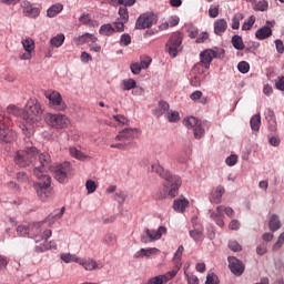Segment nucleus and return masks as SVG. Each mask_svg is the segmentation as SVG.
Wrapping results in <instances>:
<instances>
[{
	"mask_svg": "<svg viewBox=\"0 0 284 284\" xmlns=\"http://www.w3.org/2000/svg\"><path fill=\"white\" fill-rule=\"evenodd\" d=\"M237 70L241 72V74H247V72H250V63L245 61L239 62Z\"/></svg>",
	"mask_w": 284,
	"mask_h": 284,
	"instance_id": "nucleus-48",
	"label": "nucleus"
},
{
	"mask_svg": "<svg viewBox=\"0 0 284 284\" xmlns=\"http://www.w3.org/2000/svg\"><path fill=\"white\" fill-rule=\"evenodd\" d=\"M272 37V28L264 26L256 30L255 39L258 41H265V39H270Z\"/></svg>",
	"mask_w": 284,
	"mask_h": 284,
	"instance_id": "nucleus-19",
	"label": "nucleus"
},
{
	"mask_svg": "<svg viewBox=\"0 0 284 284\" xmlns=\"http://www.w3.org/2000/svg\"><path fill=\"white\" fill-rule=\"evenodd\" d=\"M64 41H65V36L63 33H60L51 38L50 43L51 45H53V48H61Z\"/></svg>",
	"mask_w": 284,
	"mask_h": 284,
	"instance_id": "nucleus-32",
	"label": "nucleus"
},
{
	"mask_svg": "<svg viewBox=\"0 0 284 284\" xmlns=\"http://www.w3.org/2000/svg\"><path fill=\"white\" fill-rule=\"evenodd\" d=\"M225 30H227V21H225V19H220L214 22V32L217 37H221Z\"/></svg>",
	"mask_w": 284,
	"mask_h": 284,
	"instance_id": "nucleus-23",
	"label": "nucleus"
},
{
	"mask_svg": "<svg viewBox=\"0 0 284 284\" xmlns=\"http://www.w3.org/2000/svg\"><path fill=\"white\" fill-rule=\"evenodd\" d=\"M205 64H203L202 62H197L196 64L193 65L192 68V72L195 75H201V74H205Z\"/></svg>",
	"mask_w": 284,
	"mask_h": 284,
	"instance_id": "nucleus-43",
	"label": "nucleus"
},
{
	"mask_svg": "<svg viewBox=\"0 0 284 284\" xmlns=\"http://www.w3.org/2000/svg\"><path fill=\"white\" fill-rule=\"evenodd\" d=\"M191 239L195 241V243H200V241H203V229H195L189 232Z\"/></svg>",
	"mask_w": 284,
	"mask_h": 284,
	"instance_id": "nucleus-35",
	"label": "nucleus"
},
{
	"mask_svg": "<svg viewBox=\"0 0 284 284\" xmlns=\"http://www.w3.org/2000/svg\"><path fill=\"white\" fill-rule=\"evenodd\" d=\"M69 152H70L71 156H73V159H78V161H83L85 159V154H83V152H81L80 150H78L74 146H71L69 149Z\"/></svg>",
	"mask_w": 284,
	"mask_h": 284,
	"instance_id": "nucleus-42",
	"label": "nucleus"
},
{
	"mask_svg": "<svg viewBox=\"0 0 284 284\" xmlns=\"http://www.w3.org/2000/svg\"><path fill=\"white\" fill-rule=\"evenodd\" d=\"M205 284H219V276H216L214 273H210L206 276Z\"/></svg>",
	"mask_w": 284,
	"mask_h": 284,
	"instance_id": "nucleus-58",
	"label": "nucleus"
},
{
	"mask_svg": "<svg viewBox=\"0 0 284 284\" xmlns=\"http://www.w3.org/2000/svg\"><path fill=\"white\" fill-rule=\"evenodd\" d=\"M164 283L165 282H164L162 275H158L155 277L150 278L146 284H164Z\"/></svg>",
	"mask_w": 284,
	"mask_h": 284,
	"instance_id": "nucleus-62",
	"label": "nucleus"
},
{
	"mask_svg": "<svg viewBox=\"0 0 284 284\" xmlns=\"http://www.w3.org/2000/svg\"><path fill=\"white\" fill-rule=\"evenodd\" d=\"M166 119L170 123H176L181 119V115L179 114V111H171L168 113Z\"/></svg>",
	"mask_w": 284,
	"mask_h": 284,
	"instance_id": "nucleus-49",
	"label": "nucleus"
},
{
	"mask_svg": "<svg viewBox=\"0 0 284 284\" xmlns=\"http://www.w3.org/2000/svg\"><path fill=\"white\" fill-rule=\"evenodd\" d=\"M80 265H82V267L88 272H92L99 267V264L94 260H80Z\"/></svg>",
	"mask_w": 284,
	"mask_h": 284,
	"instance_id": "nucleus-30",
	"label": "nucleus"
},
{
	"mask_svg": "<svg viewBox=\"0 0 284 284\" xmlns=\"http://www.w3.org/2000/svg\"><path fill=\"white\" fill-rule=\"evenodd\" d=\"M130 70L132 72V74H141V70H143V69H142L141 64L134 62V63L130 64Z\"/></svg>",
	"mask_w": 284,
	"mask_h": 284,
	"instance_id": "nucleus-60",
	"label": "nucleus"
},
{
	"mask_svg": "<svg viewBox=\"0 0 284 284\" xmlns=\"http://www.w3.org/2000/svg\"><path fill=\"white\" fill-rule=\"evenodd\" d=\"M252 132H258L261 130V113H256L250 120Z\"/></svg>",
	"mask_w": 284,
	"mask_h": 284,
	"instance_id": "nucleus-28",
	"label": "nucleus"
},
{
	"mask_svg": "<svg viewBox=\"0 0 284 284\" xmlns=\"http://www.w3.org/2000/svg\"><path fill=\"white\" fill-rule=\"evenodd\" d=\"M62 11H63V4L55 3L47 10V17H49V19H54V17H57V14H59Z\"/></svg>",
	"mask_w": 284,
	"mask_h": 284,
	"instance_id": "nucleus-27",
	"label": "nucleus"
},
{
	"mask_svg": "<svg viewBox=\"0 0 284 284\" xmlns=\"http://www.w3.org/2000/svg\"><path fill=\"white\" fill-rule=\"evenodd\" d=\"M119 19L120 21H123V23H128L130 21V13L128 12V7H120L119 8Z\"/></svg>",
	"mask_w": 284,
	"mask_h": 284,
	"instance_id": "nucleus-37",
	"label": "nucleus"
},
{
	"mask_svg": "<svg viewBox=\"0 0 284 284\" xmlns=\"http://www.w3.org/2000/svg\"><path fill=\"white\" fill-rule=\"evenodd\" d=\"M168 233V229L165 226H159V229L150 230L145 229L141 235V242L144 244L154 243V241H159L163 236V234Z\"/></svg>",
	"mask_w": 284,
	"mask_h": 284,
	"instance_id": "nucleus-12",
	"label": "nucleus"
},
{
	"mask_svg": "<svg viewBox=\"0 0 284 284\" xmlns=\"http://www.w3.org/2000/svg\"><path fill=\"white\" fill-rule=\"evenodd\" d=\"M125 23L126 22H123V20H116L115 22H113V30L114 32H124L125 30Z\"/></svg>",
	"mask_w": 284,
	"mask_h": 284,
	"instance_id": "nucleus-46",
	"label": "nucleus"
},
{
	"mask_svg": "<svg viewBox=\"0 0 284 284\" xmlns=\"http://www.w3.org/2000/svg\"><path fill=\"white\" fill-rule=\"evenodd\" d=\"M284 244V232L278 236L276 243L273 245V250H278L280 247H283Z\"/></svg>",
	"mask_w": 284,
	"mask_h": 284,
	"instance_id": "nucleus-63",
	"label": "nucleus"
},
{
	"mask_svg": "<svg viewBox=\"0 0 284 284\" xmlns=\"http://www.w3.org/2000/svg\"><path fill=\"white\" fill-rule=\"evenodd\" d=\"M200 63L204 64L205 70H210V63L214 60L212 57V51L210 49L202 51L200 53Z\"/></svg>",
	"mask_w": 284,
	"mask_h": 284,
	"instance_id": "nucleus-20",
	"label": "nucleus"
},
{
	"mask_svg": "<svg viewBox=\"0 0 284 284\" xmlns=\"http://www.w3.org/2000/svg\"><path fill=\"white\" fill-rule=\"evenodd\" d=\"M132 43V37H130V33H123L120 38V45L128 47Z\"/></svg>",
	"mask_w": 284,
	"mask_h": 284,
	"instance_id": "nucleus-52",
	"label": "nucleus"
},
{
	"mask_svg": "<svg viewBox=\"0 0 284 284\" xmlns=\"http://www.w3.org/2000/svg\"><path fill=\"white\" fill-rule=\"evenodd\" d=\"M231 43L235 50H245V43L243 42V38L239 34L232 37Z\"/></svg>",
	"mask_w": 284,
	"mask_h": 284,
	"instance_id": "nucleus-29",
	"label": "nucleus"
},
{
	"mask_svg": "<svg viewBox=\"0 0 284 284\" xmlns=\"http://www.w3.org/2000/svg\"><path fill=\"white\" fill-rule=\"evenodd\" d=\"M225 163L229 168H234V164L239 163V156L236 154H231L226 158Z\"/></svg>",
	"mask_w": 284,
	"mask_h": 284,
	"instance_id": "nucleus-54",
	"label": "nucleus"
},
{
	"mask_svg": "<svg viewBox=\"0 0 284 284\" xmlns=\"http://www.w3.org/2000/svg\"><path fill=\"white\" fill-rule=\"evenodd\" d=\"M256 23V17L251 16L244 23L242 24V30L245 32L247 30H252V26Z\"/></svg>",
	"mask_w": 284,
	"mask_h": 284,
	"instance_id": "nucleus-45",
	"label": "nucleus"
},
{
	"mask_svg": "<svg viewBox=\"0 0 284 284\" xmlns=\"http://www.w3.org/2000/svg\"><path fill=\"white\" fill-rule=\"evenodd\" d=\"M151 172H154L161 179L169 183V196L174 199L179 194V187L183 184V180L179 175H172L169 171L163 170L160 164H152Z\"/></svg>",
	"mask_w": 284,
	"mask_h": 284,
	"instance_id": "nucleus-4",
	"label": "nucleus"
},
{
	"mask_svg": "<svg viewBox=\"0 0 284 284\" xmlns=\"http://www.w3.org/2000/svg\"><path fill=\"white\" fill-rule=\"evenodd\" d=\"M225 194V187L219 185L215 191L211 193L210 201L212 203H221V199H223V195Z\"/></svg>",
	"mask_w": 284,
	"mask_h": 284,
	"instance_id": "nucleus-21",
	"label": "nucleus"
},
{
	"mask_svg": "<svg viewBox=\"0 0 284 284\" xmlns=\"http://www.w3.org/2000/svg\"><path fill=\"white\" fill-rule=\"evenodd\" d=\"M104 245H108V247H112L116 243V235L112 233H106L103 237Z\"/></svg>",
	"mask_w": 284,
	"mask_h": 284,
	"instance_id": "nucleus-40",
	"label": "nucleus"
},
{
	"mask_svg": "<svg viewBox=\"0 0 284 284\" xmlns=\"http://www.w3.org/2000/svg\"><path fill=\"white\" fill-rule=\"evenodd\" d=\"M183 252H185V247L183 245H180L174 253L173 262L176 264V267H181V258L183 256Z\"/></svg>",
	"mask_w": 284,
	"mask_h": 284,
	"instance_id": "nucleus-34",
	"label": "nucleus"
},
{
	"mask_svg": "<svg viewBox=\"0 0 284 284\" xmlns=\"http://www.w3.org/2000/svg\"><path fill=\"white\" fill-rule=\"evenodd\" d=\"M183 37L179 33H173L166 44H165V52L172 57V59H176L179 52L182 50Z\"/></svg>",
	"mask_w": 284,
	"mask_h": 284,
	"instance_id": "nucleus-9",
	"label": "nucleus"
},
{
	"mask_svg": "<svg viewBox=\"0 0 284 284\" xmlns=\"http://www.w3.org/2000/svg\"><path fill=\"white\" fill-rule=\"evenodd\" d=\"M73 41L77 45H83L85 43H97L99 39L94 34L85 32L82 36L73 38Z\"/></svg>",
	"mask_w": 284,
	"mask_h": 284,
	"instance_id": "nucleus-17",
	"label": "nucleus"
},
{
	"mask_svg": "<svg viewBox=\"0 0 284 284\" xmlns=\"http://www.w3.org/2000/svg\"><path fill=\"white\" fill-rule=\"evenodd\" d=\"M229 270L234 276H243L245 272V264L235 256H229Z\"/></svg>",
	"mask_w": 284,
	"mask_h": 284,
	"instance_id": "nucleus-15",
	"label": "nucleus"
},
{
	"mask_svg": "<svg viewBox=\"0 0 284 284\" xmlns=\"http://www.w3.org/2000/svg\"><path fill=\"white\" fill-rule=\"evenodd\" d=\"M136 88V80L134 79H126L122 81V90L130 91Z\"/></svg>",
	"mask_w": 284,
	"mask_h": 284,
	"instance_id": "nucleus-38",
	"label": "nucleus"
},
{
	"mask_svg": "<svg viewBox=\"0 0 284 284\" xmlns=\"http://www.w3.org/2000/svg\"><path fill=\"white\" fill-rule=\"evenodd\" d=\"M115 201H118L119 205H123L125 203V199H128V193L123 191H119L115 193Z\"/></svg>",
	"mask_w": 284,
	"mask_h": 284,
	"instance_id": "nucleus-51",
	"label": "nucleus"
},
{
	"mask_svg": "<svg viewBox=\"0 0 284 284\" xmlns=\"http://www.w3.org/2000/svg\"><path fill=\"white\" fill-rule=\"evenodd\" d=\"M22 47L26 52H34V40L31 38L22 40Z\"/></svg>",
	"mask_w": 284,
	"mask_h": 284,
	"instance_id": "nucleus-39",
	"label": "nucleus"
},
{
	"mask_svg": "<svg viewBox=\"0 0 284 284\" xmlns=\"http://www.w3.org/2000/svg\"><path fill=\"white\" fill-rule=\"evenodd\" d=\"M268 227L271 232H278V229L281 227V217L277 214L271 216Z\"/></svg>",
	"mask_w": 284,
	"mask_h": 284,
	"instance_id": "nucleus-26",
	"label": "nucleus"
},
{
	"mask_svg": "<svg viewBox=\"0 0 284 284\" xmlns=\"http://www.w3.org/2000/svg\"><path fill=\"white\" fill-rule=\"evenodd\" d=\"M61 260L64 263H81V258H79L77 255H72L70 253H64L61 255Z\"/></svg>",
	"mask_w": 284,
	"mask_h": 284,
	"instance_id": "nucleus-36",
	"label": "nucleus"
},
{
	"mask_svg": "<svg viewBox=\"0 0 284 284\" xmlns=\"http://www.w3.org/2000/svg\"><path fill=\"white\" fill-rule=\"evenodd\" d=\"M111 148H114L115 150H130V143L121 142L111 144Z\"/></svg>",
	"mask_w": 284,
	"mask_h": 284,
	"instance_id": "nucleus-61",
	"label": "nucleus"
},
{
	"mask_svg": "<svg viewBox=\"0 0 284 284\" xmlns=\"http://www.w3.org/2000/svg\"><path fill=\"white\" fill-rule=\"evenodd\" d=\"M151 63H152V58H150V57L141 58L140 65H141L142 70H148V68H150Z\"/></svg>",
	"mask_w": 284,
	"mask_h": 284,
	"instance_id": "nucleus-55",
	"label": "nucleus"
},
{
	"mask_svg": "<svg viewBox=\"0 0 284 284\" xmlns=\"http://www.w3.org/2000/svg\"><path fill=\"white\" fill-rule=\"evenodd\" d=\"M63 214H65V206L61 207L59 213L51 214V215L47 216V219L43 222L44 223L48 222L49 225H54V223H57V221H59L60 219L63 217Z\"/></svg>",
	"mask_w": 284,
	"mask_h": 284,
	"instance_id": "nucleus-25",
	"label": "nucleus"
},
{
	"mask_svg": "<svg viewBox=\"0 0 284 284\" xmlns=\"http://www.w3.org/2000/svg\"><path fill=\"white\" fill-rule=\"evenodd\" d=\"M264 116H265L266 121H274L276 119L274 111L270 108L265 109Z\"/></svg>",
	"mask_w": 284,
	"mask_h": 284,
	"instance_id": "nucleus-59",
	"label": "nucleus"
},
{
	"mask_svg": "<svg viewBox=\"0 0 284 284\" xmlns=\"http://www.w3.org/2000/svg\"><path fill=\"white\" fill-rule=\"evenodd\" d=\"M168 112H170V103L163 100L160 101L154 111L155 116H163V114H168Z\"/></svg>",
	"mask_w": 284,
	"mask_h": 284,
	"instance_id": "nucleus-22",
	"label": "nucleus"
},
{
	"mask_svg": "<svg viewBox=\"0 0 284 284\" xmlns=\"http://www.w3.org/2000/svg\"><path fill=\"white\" fill-rule=\"evenodd\" d=\"M187 207H190V201L185 197L175 199L173 201V210L179 214L185 213V210H187Z\"/></svg>",
	"mask_w": 284,
	"mask_h": 284,
	"instance_id": "nucleus-18",
	"label": "nucleus"
},
{
	"mask_svg": "<svg viewBox=\"0 0 284 284\" xmlns=\"http://www.w3.org/2000/svg\"><path fill=\"white\" fill-rule=\"evenodd\" d=\"M33 176L38 182L33 184V189L42 201H48L52 196V178L45 173V169L37 166L33 170Z\"/></svg>",
	"mask_w": 284,
	"mask_h": 284,
	"instance_id": "nucleus-3",
	"label": "nucleus"
},
{
	"mask_svg": "<svg viewBox=\"0 0 284 284\" xmlns=\"http://www.w3.org/2000/svg\"><path fill=\"white\" fill-rule=\"evenodd\" d=\"M19 236H29L30 237V229L29 225H19L17 229Z\"/></svg>",
	"mask_w": 284,
	"mask_h": 284,
	"instance_id": "nucleus-50",
	"label": "nucleus"
},
{
	"mask_svg": "<svg viewBox=\"0 0 284 284\" xmlns=\"http://www.w3.org/2000/svg\"><path fill=\"white\" fill-rule=\"evenodd\" d=\"M213 59H225V49H209Z\"/></svg>",
	"mask_w": 284,
	"mask_h": 284,
	"instance_id": "nucleus-44",
	"label": "nucleus"
},
{
	"mask_svg": "<svg viewBox=\"0 0 284 284\" xmlns=\"http://www.w3.org/2000/svg\"><path fill=\"white\" fill-rule=\"evenodd\" d=\"M141 252H143L146 258H150V256L154 254H159V248L156 247L141 248Z\"/></svg>",
	"mask_w": 284,
	"mask_h": 284,
	"instance_id": "nucleus-53",
	"label": "nucleus"
},
{
	"mask_svg": "<svg viewBox=\"0 0 284 284\" xmlns=\"http://www.w3.org/2000/svg\"><path fill=\"white\" fill-rule=\"evenodd\" d=\"M6 123V112L0 110V141H3V143H12V141L17 139V132L10 130Z\"/></svg>",
	"mask_w": 284,
	"mask_h": 284,
	"instance_id": "nucleus-11",
	"label": "nucleus"
},
{
	"mask_svg": "<svg viewBox=\"0 0 284 284\" xmlns=\"http://www.w3.org/2000/svg\"><path fill=\"white\" fill-rule=\"evenodd\" d=\"M21 8L24 17H28L29 19H37L39 14H41V9L39 7H34V4L28 0H23L21 2Z\"/></svg>",
	"mask_w": 284,
	"mask_h": 284,
	"instance_id": "nucleus-16",
	"label": "nucleus"
},
{
	"mask_svg": "<svg viewBox=\"0 0 284 284\" xmlns=\"http://www.w3.org/2000/svg\"><path fill=\"white\" fill-rule=\"evenodd\" d=\"M179 270H181V267L176 266V264H175V268H173L172 271H169L164 275H161L164 283H168V281H172V278H174V276H176V274H179Z\"/></svg>",
	"mask_w": 284,
	"mask_h": 284,
	"instance_id": "nucleus-41",
	"label": "nucleus"
},
{
	"mask_svg": "<svg viewBox=\"0 0 284 284\" xmlns=\"http://www.w3.org/2000/svg\"><path fill=\"white\" fill-rule=\"evenodd\" d=\"M42 222H36L33 224H29V239H34V236H39L41 234V225H43Z\"/></svg>",
	"mask_w": 284,
	"mask_h": 284,
	"instance_id": "nucleus-24",
	"label": "nucleus"
},
{
	"mask_svg": "<svg viewBox=\"0 0 284 284\" xmlns=\"http://www.w3.org/2000/svg\"><path fill=\"white\" fill-rule=\"evenodd\" d=\"M52 161L50 153L44 152L39 154V150L36 146H26L24 150L17 152L14 156L16 165L19 168H33V171L39 168L45 170Z\"/></svg>",
	"mask_w": 284,
	"mask_h": 284,
	"instance_id": "nucleus-2",
	"label": "nucleus"
},
{
	"mask_svg": "<svg viewBox=\"0 0 284 284\" xmlns=\"http://www.w3.org/2000/svg\"><path fill=\"white\" fill-rule=\"evenodd\" d=\"M209 17H211V19H216V17H219V6L211 4L209 9Z\"/></svg>",
	"mask_w": 284,
	"mask_h": 284,
	"instance_id": "nucleus-56",
	"label": "nucleus"
},
{
	"mask_svg": "<svg viewBox=\"0 0 284 284\" xmlns=\"http://www.w3.org/2000/svg\"><path fill=\"white\" fill-rule=\"evenodd\" d=\"M99 32L102 37H112L114 34V26L111 23L102 24Z\"/></svg>",
	"mask_w": 284,
	"mask_h": 284,
	"instance_id": "nucleus-31",
	"label": "nucleus"
},
{
	"mask_svg": "<svg viewBox=\"0 0 284 284\" xmlns=\"http://www.w3.org/2000/svg\"><path fill=\"white\" fill-rule=\"evenodd\" d=\"M8 114H12V116H21L22 121H24V125L22 128L23 134L30 139L32 136V128L36 123L41 121V115L43 114V109H41V103L37 98H31L26 106L24 110H20L19 106L14 104H10L7 108Z\"/></svg>",
	"mask_w": 284,
	"mask_h": 284,
	"instance_id": "nucleus-1",
	"label": "nucleus"
},
{
	"mask_svg": "<svg viewBox=\"0 0 284 284\" xmlns=\"http://www.w3.org/2000/svg\"><path fill=\"white\" fill-rule=\"evenodd\" d=\"M229 247L232 250V252H241V250H243L241 244L234 240L229 241Z\"/></svg>",
	"mask_w": 284,
	"mask_h": 284,
	"instance_id": "nucleus-57",
	"label": "nucleus"
},
{
	"mask_svg": "<svg viewBox=\"0 0 284 284\" xmlns=\"http://www.w3.org/2000/svg\"><path fill=\"white\" fill-rule=\"evenodd\" d=\"M267 8H270V3L266 0H261L255 4V10H257V12H266Z\"/></svg>",
	"mask_w": 284,
	"mask_h": 284,
	"instance_id": "nucleus-47",
	"label": "nucleus"
},
{
	"mask_svg": "<svg viewBox=\"0 0 284 284\" xmlns=\"http://www.w3.org/2000/svg\"><path fill=\"white\" fill-rule=\"evenodd\" d=\"M44 121L47 125L54 130H65V128L70 125V119L61 113H47L44 115Z\"/></svg>",
	"mask_w": 284,
	"mask_h": 284,
	"instance_id": "nucleus-5",
	"label": "nucleus"
},
{
	"mask_svg": "<svg viewBox=\"0 0 284 284\" xmlns=\"http://www.w3.org/2000/svg\"><path fill=\"white\" fill-rule=\"evenodd\" d=\"M139 134V129L126 128L119 132L115 136V141L129 143V148H132L134 139H136Z\"/></svg>",
	"mask_w": 284,
	"mask_h": 284,
	"instance_id": "nucleus-13",
	"label": "nucleus"
},
{
	"mask_svg": "<svg viewBox=\"0 0 284 284\" xmlns=\"http://www.w3.org/2000/svg\"><path fill=\"white\" fill-rule=\"evenodd\" d=\"M44 97L45 99H48L50 108H52L53 110H57L58 112H63V110L68 108L65 102H63V98L61 97V93L57 91H52V90L45 91Z\"/></svg>",
	"mask_w": 284,
	"mask_h": 284,
	"instance_id": "nucleus-10",
	"label": "nucleus"
},
{
	"mask_svg": "<svg viewBox=\"0 0 284 284\" xmlns=\"http://www.w3.org/2000/svg\"><path fill=\"white\" fill-rule=\"evenodd\" d=\"M183 124L187 130H193L194 139L200 141L205 136V123L197 118L189 116L183 120Z\"/></svg>",
	"mask_w": 284,
	"mask_h": 284,
	"instance_id": "nucleus-6",
	"label": "nucleus"
},
{
	"mask_svg": "<svg viewBox=\"0 0 284 284\" xmlns=\"http://www.w3.org/2000/svg\"><path fill=\"white\" fill-rule=\"evenodd\" d=\"M153 23H156V16L154 13H142L135 22V30L152 28Z\"/></svg>",
	"mask_w": 284,
	"mask_h": 284,
	"instance_id": "nucleus-14",
	"label": "nucleus"
},
{
	"mask_svg": "<svg viewBox=\"0 0 284 284\" xmlns=\"http://www.w3.org/2000/svg\"><path fill=\"white\" fill-rule=\"evenodd\" d=\"M243 19H245V16L243 13H236L235 16H233L231 23L232 30H239V28H241V21H243Z\"/></svg>",
	"mask_w": 284,
	"mask_h": 284,
	"instance_id": "nucleus-33",
	"label": "nucleus"
},
{
	"mask_svg": "<svg viewBox=\"0 0 284 284\" xmlns=\"http://www.w3.org/2000/svg\"><path fill=\"white\" fill-rule=\"evenodd\" d=\"M72 165L70 162H63L51 168L53 178L58 183H68Z\"/></svg>",
	"mask_w": 284,
	"mask_h": 284,
	"instance_id": "nucleus-8",
	"label": "nucleus"
},
{
	"mask_svg": "<svg viewBox=\"0 0 284 284\" xmlns=\"http://www.w3.org/2000/svg\"><path fill=\"white\" fill-rule=\"evenodd\" d=\"M210 219L219 225V227H223L225 225V222L223 221L225 214L229 216V219H234V210L230 206H223L220 205L216 207V212L214 210L209 211Z\"/></svg>",
	"mask_w": 284,
	"mask_h": 284,
	"instance_id": "nucleus-7",
	"label": "nucleus"
},
{
	"mask_svg": "<svg viewBox=\"0 0 284 284\" xmlns=\"http://www.w3.org/2000/svg\"><path fill=\"white\" fill-rule=\"evenodd\" d=\"M276 90H281V92H284V75L278 78V80L275 82Z\"/></svg>",
	"mask_w": 284,
	"mask_h": 284,
	"instance_id": "nucleus-64",
	"label": "nucleus"
}]
</instances>
